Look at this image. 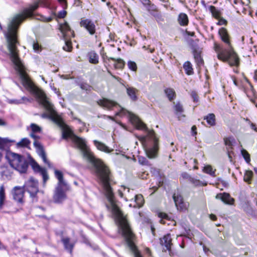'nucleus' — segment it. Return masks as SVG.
<instances>
[{"label": "nucleus", "mask_w": 257, "mask_h": 257, "mask_svg": "<svg viewBox=\"0 0 257 257\" xmlns=\"http://www.w3.org/2000/svg\"><path fill=\"white\" fill-rule=\"evenodd\" d=\"M165 93L169 100L171 101L175 97L176 93L175 90L173 88H166L164 90Z\"/></svg>", "instance_id": "nucleus-30"}, {"label": "nucleus", "mask_w": 257, "mask_h": 257, "mask_svg": "<svg viewBox=\"0 0 257 257\" xmlns=\"http://www.w3.org/2000/svg\"><path fill=\"white\" fill-rule=\"evenodd\" d=\"M148 12L152 16L158 12V9L156 5L153 4H150L146 8Z\"/></svg>", "instance_id": "nucleus-36"}, {"label": "nucleus", "mask_w": 257, "mask_h": 257, "mask_svg": "<svg viewBox=\"0 0 257 257\" xmlns=\"http://www.w3.org/2000/svg\"><path fill=\"white\" fill-rule=\"evenodd\" d=\"M207 123L210 126H214L215 124V116L214 113H209L204 117Z\"/></svg>", "instance_id": "nucleus-26"}, {"label": "nucleus", "mask_w": 257, "mask_h": 257, "mask_svg": "<svg viewBox=\"0 0 257 257\" xmlns=\"http://www.w3.org/2000/svg\"><path fill=\"white\" fill-rule=\"evenodd\" d=\"M126 90V93L130 97L132 100L135 101L138 99V97L136 95V93L138 90L132 87H125Z\"/></svg>", "instance_id": "nucleus-23"}, {"label": "nucleus", "mask_w": 257, "mask_h": 257, "mask_svg": "<svg viewBox=\"0 0 257 257\" xmlns=\"http://www.w3.org/2000/svg\"><path fill=\"white\" fill-rule=\"evenodd\" d=\"M54 170V175L55 177L58 179V182L57 186H66V183L64 180L63 174L62 172L59 170L53 168Z\"/></svg>", "instance_id": "nucleus-19"}, {"label": "nucleus", "mask_w": 257, "mask_h": 257, "mask_svg": "<svg viewBox=\"0 0 257 257\" xmlns=\"http://www.w3.org/2000/svg\"><path fill=\"white\" fill-rule=\"evenodd\" d=\"M174 113L177 116L179 120H181L185 117L183 114L184 109L182 105L178 101L173 106Z\"/></svg>", "instance_id": "nucleus-16"}, {"label": "nucleus", "mask_w": 257, "mask_h": 257, "mask_svg": "<svg viewBox=\"0 0 257 257\" xmlns=\"http://www.w3.org/2000/svg\"><path fill=\"white\" fill-rule=\"evenodd\" d=\"M66 15V12L65 11L62 10L59 12L58 17L60 18H64Z\"/></svg>", "instance_id": "nucleus-58"}, {"label": "nucleus", "mask_w": 257, "mask_h": 257, "mask_svg": "<svg viewBox=\"0 0 257 257\" xmlns=\"http://www.w3.org/2000/svg\"><path fill=\"white\" fill-rule=\"evenodd\" d=\"M189 45L191 47V48L192 50V52L199 50V47L198 45L194 42V41L192 39H191L189 41Z\"/></svg>", "instance_id": "nucleus-45"}, {"label": "nucleus", "mask_w": 257, "mask_h": 257, "mask_svg": "<svg viewBox=\"0 0 257 257\" xmlns=\"http://www.w3.org/2000/svg\"><path fill=\"white\" fill-rule=\"evenodd\" d=\"M30 140L27 138H23L21 141L17 143V147L18 148H26L30 149Z\"/></svg>", "instance_id": "nucleus-25"}, {"label": "nucleus", "mask_w": 257, "mask_h": 257, "mask_svg": "<svg viewBox=\"0 0 257 257\" xmlns=\"http://www.w3.org/2000/svg\"><path fill=\"white\" fill-rule=\"evenodd\" d=\"M253 176V172L251 171H247L245 172L244 180L245 181L247 182L251 180Z\"/></svg>", "instance_id": "nucleus-48"}, {"label": "nucleus", "mask_w": 257, "mask_h": 257, "mask_svg": "<svg viewBox=\"0 0 257 257\" xmlns=\"http://www.w3.org/2000/svg\"><path fill=\"white\" fill-rule=\"evenodd\" d=\"M93 143L96 148L100 151L106 153H109L112 151V150L110 149L105 144L97 140H94Z\"/></svg>", "instance_id": "nucleus-20"}, {"label": "nucleus", "mask_w": 257, "mask_h": 257, "mask_svg": "<svg viewBox=\"0 0 257 257\" xmlns=\"http://www.w3.org/2000/svg\"><path fill=\"white\" fill-rule=\"evenodd\" d=\"M33 48L35 52H37L40 49V46L38 43L34 42L33 44Z\"/></svg>", "instance_id": "nucleus-57"}, {"label": "nucleus", "mask_w": 257, "mask_h": 257, "mask_svg": "<svg viewBox=\"0 0 257 257\" xmlns=\"http://www.w3.org/2000/svg\"><path fill=\"white\" fill-rule=\"evenodd\" d=\"M158 216L159 218H161L160 219V223H162V224H164L165 223V222L163 221V219H167V220H170L171 218L169 216V215L165 213V212H158Z\"/></svg>", "instance_id": "nucleus-39"}, {"label": "nucleus", "mask_w": 257, "mask_h": 257, "mask_svg": "<svg viewBox=\"0 0 257 257\" xmlns=\"http://www.w3.org/2000/svg\"><path fill=\"white\" fill-rule=\"evenodd\" d=\"M160 244L166 248V249L163 248L165 250L171 251L172 245L171 235L167 234L165 235L162 238H160Z\"/></svg>", "instance_id": "nucleus-15"}, {"label": "nucleus", "mask_w": 257, "mask_h": 257, "mask_svg": "<svg viewBox=\"0 0 257 257\" xmlns=\"http://www.w3.org/2000/svg\"><path fill=\"white\" fill-rule=\"evenodd\" d=\"M137 126L139 129H146V125L138 118H135Z\"/></svg>", "instance_id": "nucleus-44"}, {"label": "nucleus", "mask_w": 257, "mask_h": 257, "mask_svg": "<svg viewBox=\"0 0 257 257\" xmlns=\"http://www.w3.org/2000/svg\"><path fill=\"white\" fill-rule=\"evenodd\" d=\"M61 128L62 130V139L67 140L71 138L81 151L83 158L93 166L95 175L102 185L109 203V205L106 204V207L111 210L117 226L127 221L126 216L116 205L114 199V194L110 185V171L108 167L101 160L95 157L87 147L84 139L75 135L71 130L66 128L65 126Z\"/></svg>", "instance_id": "nucleus-1"}, {"label": "nucleus", "mask_w": 257, "mask_h": 257, "mask_svg": "<svg viewBox=\"0 0 257 257\" xmlns=\"http://www.w3.org/2000/svg\"><path fill=\"white\" fill-rule=\"evenodd\" d=\"M33 145L36 149V153L42 159L44 163L47 164L49 168H53V165L47 159L46 154L43 146L36 141L34 142Z\"/></svg>", "instance_id": "nucleus-9"}, {"label": "nucleus", "mask_w": 257, "mask_h": 257, "mask_svg": "<svg viewBox=\"0 0 257 257\" xmlns=\"http://www.w3.org/2000/svg\"><path fill=\"white\" fill-rule=\"evenodd\" d=\"M191 132L193 136H195L197 134V128L195 125H193L191 127Z\"/></svg>", "instance_id": "nucleus-60"}, {"label": "nucleus", "mask_w": 257, "mask_h": 257, "mask_svg": "<svg viewBox=\"0 0 257 257\" xmlns=\"http://www.w3.org/2000/svg\"><path fill=\"white\" fill-rule=\"evenodd\" d=\"M135 201L136 202L138 207H141L143 204V197L141 194L136 195L135 197Z\"/></svg>", "instance_id": "nucleus-38"}, {"label": "nucleus", "mask_w": 257, "mask_h": 257, "mask_svg": "<svg viewBox=\"0 0 257 257\" xmlns=\"http://www.w3.org/2000/svg\"><path fill=\"white\" fill-rule=\"evenodd\" d=\"M6 199L5 188L4 185L0 187V210L3 207Z\"/></svg>", "instance_id": "nucleus-31"}, {"label": "nucleus", "mask_w": 257, "mask_h": 257, "mask_svg": "<svg viewBox=\"0 0 257 257\" xmlns=\"http://www.w3.org/2000/svg\"><path fill=\"white\" fill-rule=\"evenodd\" d=\"M23 187L25 189V191L29 193L33 201L37 202L38 200L37 194L39 192L38 180L31 177L29 180L25 183Z\"/></svg>", "instance_id": "nucleus-7"}, {"label": "nucleus", "mask_w": 257, "mask_h": 257, "mask_svg": "<svg viewBox=\"0 0 257 257\" xmlns=\"http://www.w3.org/2000/svg\"><path fill=\"white\" fill-rule=\"evenodd\" d=\"M138 162L140 164H141V165H145V166H149L150 165V163L148 161V160L144 157L143 156H139L138 157Z\"/></svg>", "instance_id": "nucleus-43"}, {"label": "nucleus", "mask_w": 257, "mask_h": 257, "mask_svg": "<svg viewBox=\"0 0 257 257\" xmlns=\"http://www.w3.org/2000/svg\"><path fill=\"white\" fill-rule=\"evenodd\" d=\"M192 184L195 186L200 185V181L196 178L191 177L189 180Z\"/></svg>", "instance_id": "nucleus-51"}, {"label": "nucleus", "mask_w": 257, "mask_h": 257, "mask_svg": "<svg viewBox=\"0 0 257 257\" xmlns=\"http://www.w3.org/2000/svg\"><path fill=\"white\" fill-rule=\"evenodd\" d=\"M151 3V2L150 0H144L143 2V5L146 7V8H147V6H148Z\"/></svg>", "instance_id": "nucleus-63"}, {"label": "nucleus", "mask_w": 257, "mask_h": 257, "mask_svg": "<svg viewBox=\"0 0 257 257\" xmlns=\"http://www.w3.org/2000/svg\"><path fill=\"white\" fill-rule=\"evenodd\" d=\"M214 50H215V52L217 53V55H218L219 53H221L222 52H223L224 50V49L222 50L221 49V47L219 45H218L216 43L214 44Z\"/></svg>", "instance_id": "nucleus-53"}, {"label": "nucleus", "mask_w": 257, "mask_h": 257, "mask_svg": "<svg viewBox=\"0 0 257 257\" xmlns=\"http://www.w3.org/2000/svg\"><path fill=\"white\" fill-rule=\"evenodd\" d=\"M224 144H225V146L231 148L232 146L233 145V144L235 143V139L233 137L230 136V137L224 138Z\"/></svg>", "instance_id": "nucleus-35"}, {"label": "nucleus", "mask_w": 257, "mask_h": 257, "mask_svg": "<svg viewBox=\"0 0 257 257\" xmlns=\"http://www.w3.org/2000/svg\"><path fill=\"white\" fill-rule=\"evenodd\" d=\"M194 59L198 66H202L204 64V61L201 56V51L198 50L192 52Z\"/></svg>", "instance_id": "nucleus-22"}, {"label": "nucleus", "mask_w": 257, "mask_h": 257, "mask_svg": "<svg viewBox=\"0 0 257 257\" xmlns=\"http://www.w3.org/2000/svg\"><path fill=\"white\" fill-rule=\"evenodd\" d=\"M212 16L215 19H219L221 15L220 11L213 6H210L209 8Z\"/></svg>", "instance_id": "nucleus-32"}, {"label": "nucleus", "mask_w": 257, "mask_h": 257, "mask_svg": "<svg viewBox=\"0 0 257 257\" xmlns=\"http://www.w3.org/2000/svg\"><path fill=\"white\" fill-rule=\"evenodd\" d=\"M183 68L185 73L188 75L193 74V69L191 62L189 61H186L183 64Z\"/></svg>", "instance_id": "nucleus-27"}, {"label": "nucleus", "mask_w": 257, "mask_h": 257, "mask_svg": "<svg viewBox=\"0 0 257 257\" xmlns=\"http://www.w3.org/2000/svg\"><path fill=\"white\" fill-rule=\"evenodd\" d=\"M182 177L184 179H188V180H189V178H191V176H190L189 175V174L188 173H186V172H184V173L182 174Z\"/></svg>", "instance_id": "nucleus-62"}, {"label": "nucleus", "mask_w": 257, "mask_h": 257, "mask_svg": "<svg viewBox=\"0 0 257 257\" xmlns=\"http://www.w3.org/2000/svg\"><path fill=\"white\" fill-rule=\"evenodd\" d=\"M241 154L242 157H243L245 161L247 163H249L250 161V155L249 153L245 150L242 149L241 150Z\"/></svg>", "instance_id": "nucleus-41"}, {"label": "nucleus", "mask_w": 257, "mask_h": 257, "mask_svg": "<svg viewBox=\"0 0 257 257\" xmlns=\"http://www.w3.org/2000/svg\"><path fill=\"white\" fill-rule=\"evenodd\" d=\"M127 65L129 69L133 71H136L137 66L136 63L134 61H129L127 62Z\"/></svg>", "instance_id": "nucleus-47"}, {"label": "nucleus", "mask_w": 257, "mask_h": 257, "mask_svg": "<svg viewBox=\"0 0 257 257\" xmlns=\"http://www.w3.org/2000/svg\"><path fill=\"white\" fill-rule=\"evenodd\" d=\"M218 34L221 40L225 43L228 47L231 46L230 42V37L225 28L223 27L220 28L218 31Z\"/></svg>", "instance_id": "nucleus-14"}, {"label": "nucleus", "mask_w": 257, "mask_h": 257, "mask_svg": "<svg viewBox=\"0 0 257 257\" xmlns=\"http://www.w3.org/2000/svg\"><path fill=\"white\" fill-rule=\"evenodd\" d=\"M203 171L208 174L210 175L212 177L215 176V171L212 170V168L210 165H206L203 167Z\"/></svg>", "instance_id": "nucleus-37"}, {"label": "nucleus", "mask_w": 257, "mask_h": 257, "mask_svg": "<svg viewBox=\"0 0 257 257\" xmlns=\"http://www.w3.org/2000/svg\"><path fill=\"white\" fill-rule=\"evenodd\" d=\"M30 136L31 138H33L35 140V141H37V140L40 139V137L39 136L35 135V133H31L30 134Z\"/></svg>", "instance_id": "nucleus-61"}, {"label": "nucleus", "mask_w": 257, "mask_h": 257, "mask_svg": "<svg viewBox=\"0 0 257 257\" xmlns=\"http://www.w3.org/2000/svg\"><path fill=\"white\" fill-rule=\"evenodd\" d=\"M219 20L218 21V22L216 23V24L218 26H221V25H225L227 24V21L224 18H219V19H218Z\"/></svg>", "instance_id": "nucleus-52"}, {"label": "nucleus", "mask_w": 257, "mask_h": 257, "mask_svg": "<svg viewBox=\"0 0 257 257\" xmlns=\"http://www.w3.org/2000/svg\"><path fill=\"white\" fill-rule=\"evenodd\" d=\"M80 26L84 28L91 35L94 34L95 33V25L93 22L90 19L82 20L80 22Z\"/></svg>", "instance_id": "nucleus-12"}, {"label": "nucleus", "mask_w": 257, "mask_h": 257, "mask_svg": "<svg viewBox=\"0 0 257 257\" xmlns=\"http://www.w3.org/2000/svg\"><path fill=\"white\" fill-rule=\"evenodd\" d=\"M25 192V189L23 186H17L14 187L12 191L14 200L18 203L23 204Z\"/></svg>", "instance_id": "nucleus-10"}, {"label": "nucleus", "mask_w": 257, "mask_h": 257, "mask_svg": "<svg viewBox=\"0 0 257 257\" xmlns=\"http://www.w3.org/2000/svg\"><path fill=\"white\" fill-rule=\"evenodd\" d=\"M61 240L63 244L64 249L70 253H72L75 242H70V238L68 237L62 236Z\"/></svg>", "instance_id": "nucleus-17"}, {"label": "nucleus", "mask_w": 257, "mask_h": 257, "mask_svg": "<svg viewBox=\"0 0 257 257\" xmlns=\"http://www.w3.org/2000/svg\"><path fill=\"white\" fill-rule=\"evenodd\" d=\"M173 200L176 206L178 208L179 206L180 208L182 207V205L183 204V201L182 197L179 195H176V194H174L173 196Z\"/></svg>", "instance_id": "nucleus-33"}, {"label": "nucleus", "mask_w": 257, "mask_h": 257, "mask_svg": "<svg viewBox=\"0 0 257 257\" xmlns=\"http://www.w3.org/2000/svg\"><path fill=\"white\" fill-rule=\"evenodd\" d=\"M216 199L221 200L224 203L228 205H232L234 199L232 198L230 194L226 192L218 193L215 196Z\"/></svg>", "instance_id": "nucleus-13"}, {"label": "nucleus", "mask_w": 257, "mask_h": 257, "mask_svg": "<svg viewBox=\"0 0 257 257\" xmlns=\"http://www.w3.org/2000/svg\"><path fill=\"white\" fill-rule=\"evenodd\" d=\"M177 20L178 23L181 26H186L188 25L189 23L188 16L184 13H181L179 14Z\"/></svg>", "instance_id": "nucleus-21"}, {"label": "nucleus", "mask_w": 257, "mask_h": 257, "mask_svg": "<svg viewBox=\"0 0 257 257\" xmlns=\"http://www.w3.org/2000/svg\"><path fill=\"white\" fill-rule=\"evenodd\" d=\"M191 96L192 98L193 99V101L194 102L198 101V100H199L198 96L197 93L195 91H192L191 92Z\"/></svg>", "instance_id": "nucleus-56"}, {"label": "nucleus", "mask_w": 257, "mask_h": 257, "mask_svg": "<svg viewBox=\"0 0 257 257\" xmlns=\"http://www.w3.org/2000/svg\"><path fill=\"white\" fill-rule=\"evenodd\" d=\"M156 19V20L158 21H163V19L162 18V16L161 14L159 13L158 12H157L156 14H155L154 15H153Z\"/></svg>", "instance_id": "nucleus-55"}, {"label": "nucleus", "mask_w": 257, "mask_h": 257, "mask_svg": "<svg viewBox=\"0 0 257 257\" xmlns=\"http://www.w3.org/2000/svg\"><path fill=\"white\" fill-rule=\"evenodd\" d=\"M30 164L35 172H40L44 168H42L38 163L31 156H29Z\"/></svg>", "instance_id": "nucleus-24"}, {"label": "nucleus", "mask_w": 257, "mask_h": 257, "mask_svg": "<svg viewBox=\"0 0 257 257\" xmlns=\"http://www.w3.org/2000/svg\"><path fill=\"white\" fill-rule=\"evenodd\" d=\"M40 173L43 177V184H44L49 179V176L47 174V170L45 168H44V169L42 170Z\"/></svg>", "instance_id": "nucleus-46"}, {"label": "nucleus", "mask_w": 257, "mask_h": 257, "mask_svg": "<svg viewBox=\"0 0 257 257\" xmlns=\"http://www.w3.org/2000/svg\"><path fill=\"white\" fill-rule=\"evenodd\" d=\"M79 85L80 87L82 90H85L86 91H90L91 87L90 85L85 83H82Z\"/></svg>", "instance_id": "nucleus-49"}, {"label": "nucleus", "mask_w": 257, "mask_h": 257, "mask_svg": "<svg viewBox=\"0 0 257 257\" xmlns=\"http://www.w3.org/2000/svg\"><path fill=\"white\" fill-rule=\"evenodd\" d=\"M31 128V133H40L42 131V128L40 126L35 123H31L30 125Z\"/></svg>", "instance_id": "nucleus-42"}, {"label": "nucleus", "mask_w": 257, "mask_h": 257, "mask_svg": "<svg viewBox=\"0 0 257 257\" xmlns=\"http://www.w3.org/2000/svg\"><path fill=\"white\" fill-rule=\"evenodd\" d=\"M63 186H56L53 195V202L56 204H60L66 198V194L62 189Z\"/></svg>", "instance_id": "nucleus-11"}, {"label": "nucleus", "mask_w": 257, "mask_h": 257, "mask_svg": "<svg viewBox=\"0 0 257 257\" xmlns=\"http://www.w3.org/2000/svg\"><path fill=\"white\" fill-rule=\"evenodd\" d=\"M15 141L9 140L8 138H2L0 137V149H4L7 143L14 142Z\"/></svg>", "instance_id": "nucleus-40"}, {"label": "nucleus", "mask_w": 257, "mask_h": 257, "mask_svg": "<svg viewBox=\"0 0 257 257\" xmlns=\"http://www.w3.org/2000/svg\"><path fill=\"white\" fill-rule=\"evenodd\" d=\"M39 7L38 3L30 5L29 8H25L22 13L14 15L10 20L8 24V31L5 36L8 44V49L10 53V58L15 65L16 70L25 69L18 54L17 44V32L22 22L28 18L33 17V12Z\"/></svg>", "instance_id": "nucleus-2"}, {"label": "nucleus", "mask_w": 257, "mask_h": 257, "mask_svg": "<svg viewBox=\"0 0 257 257\" xmlns=\"http://www.w3.org/2000/svg\"><path fill=\"white\" fill-rule=\"evenodd\" d=\"M217 58L224 62H227L230 66L238 67L239 65L240 59L232 46L219 53Z\"/></svg>", "instance_id": "nucleus-6"}, {"label": "nucleus", "mask_w": 257, "mask_h": 257, "mask_svg": "<svg viewBox=\"0 0 257 257\" xmlns=\"http://www.w3.org/2000/svg\"><path fill=\"white\" fill-rule=\"evenodd\" d=\"M6 158L10 166L20 173L27 172L29 163L23 156L10 151L7 153Z\"/></svg>", "instance_id": "nucleus-4"}, {"label": "nucleus", "mask_w": 257, "mask_h": 257, "mask_svg": "<svg viewBox=\"0 0 257 257\" xmlns=\"http://www.w3.org/2000/svg\"><path fill=\"white\" fill-rule=\"evenodd\" d=\"M59 29L61 33L63 34L64 37L66 36V34L67 32L71 31V28L69 24L66 22H65L63 24H60Z\"/></svg>", "instance_id": "nucleus-29"}, {"label": "nucleus", "mask_w": 257, "mask_h": 257, "mask_svg": "<svg viewBox=\"0 0 257 257\" xmlns=\"http://www.w3.org/2000/svg\"><path fill=\"white\" fill-rule=\"evenodd\" d=\"M88 56L90 63L95 64L98 62V56L94 51L89 52Z\"/></svg>", "instance_id": "nucleus-28"}, {"label": "nucleus", "mask_w": 257, "mask_h": 257, "mask_svg": "<svg viewBox=\"0 0 257 257\" xmlns=\"http://www.w3.org/2000/svg\"><path fill=\"white\" fill-rule=\"evenodd\" d=\"M249 125L251 130L257 132V125L256 124L251 122V123H250Z\"/></svg>", "instance_id": "nucleus-59"}, {"label": "nucleus", "mask_w": 257, "mask_h": 257, "mask_svg": "<svg viewBox=\"0 0 257 257\" xmlns=\"http://www.w3.org/2000/svg\"><path fill=\"white\" fill-rule=\"evenodd\" d=\"M8 102L10 104H19L22 103V100L16 99H9L8 100Z\"/></svg>", "instance_id": "nucleus-54"}, {"label": "nucleus", "mask_w": 257, "mask_h": 257, "mask_svg": "<svg viewBox=\"0 0 257 257\" xmlns=\"http://www.w3.org/2000/svg\"><path fill=\"white\" fill-rule=\"evenodd\" d=\"M6 122L3 119L0 118V126H6Z\"/></svg>", "instance_id": "nucleus-64"}, {"label": "nucleus", "mask_w": 257, "mask_h": 257, "mask_svg": "<svg viewBox=\"0 0 257 257\" xmlns=\"http://www.w3.org/2000/svg\"><path fill=\"white\" fill-rule=\"evenodd\" d=\"M20 76L23 86L31 93L34 94L40 103L43 105L45 108L51 114L49 118L60 128H63L65 124L60 117L52 115L55 113L53 105L49 102L45 93L30 80L25 72V69L16 70Z\"/></svg>", "instance_id": "nucleus-3"}, {"label": "nucleus", "mask_w": 257, "mask_h": 257, "mask_svg": "<svg viewBox=\"0 0 257 257\" xmlns=\"http://www.w3.org/2000/svg\"><path fill=\"white\" fill-rule=\"evenodd\" d=\"M109 59H111L113 61L116 62V63L114 64V67L116 68L121 69V68H123V67L125 65L124 61L120 58L115 59L113 57H110Z\"/></svg>", "instance_id": "nucleus-34"}, {"label": "nucleus", "mask_w": 257, "mask_h": 257, "mask_svg": "<svg viewBox=\"0 0 257 257\" xmlns=\"http://www.w3.org/2000/svg\"><path fill=\"white\" fill-rule=\"evenodd\" d=\"M97 103L99 106L108 109H111V108L116 104V102L106 98L99 99L97 101Z\"/></svg>", "instance_id": "nucleus-18"}, {"label": "nucleus", "mask_w": 257, "mask_h": 257, "mask_svg": "<svg viewBox=\"0 0 257 257\" xmlns=\"http://www.w3.org/2000/svg\"><path fill=\"white\" fill-rule=\"evenodd\" d=\"M150 137L154 141V146L146 150V154L150 159L155 158L157 156L158 150V140L155 136L154 132L150 133Z\"/></svg>", "instance_id": "nucleus-8"}, {"label": "nucleus", "mask_w": 257, "mask_h": 257, "mask_svg": "<svg viewBox=\"0 0 257 257\" xmlns=\"http://www.w3.org/2000/svg\"><path fill=\"white\" fill-rule=\"evenodd\" d=\"M117 226L119 232L124 238L128 247L134 253L135 257H143L133 241L134 234L132 231L128 221H126Z\"/></svg>", "instance_id": "nucleus-5"}, {"label": "nucleus", "mask_w": 257, "mask_h": 257, "mask_svg": "<svg viewBox=\"0 0 257 257\" xmlns=\"http://www.w3.org/2000/svg\"><path fill=\"white\" fill-rule=\"evenodd\" d=\"M63 49L66 51H70L72 49L70 42L65 41V45L63 46Z\"/></svg>", "instance_id": "nucleus-50"}]
</instances>
